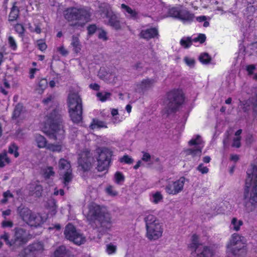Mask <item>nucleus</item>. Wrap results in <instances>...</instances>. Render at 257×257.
<instances>
[{
    "instance_id": "57",
    "label": "nucleus",
    "mask_w": 257,
    "mask_h": 257,
    "mask_svg": "<svg viewBox=\"0 0 257 257\" xmlns=\"http://www.w3.org/2000/svg\"><path fill=\"white\" fill-rule=\"evenodd\" d=\"M48 204L49 205V206L50 205V207L51 208L52 211H54L55 213L56 208L55 200L53 199L49 200L48 202Z\"/></svg>"
},
{
    "instance_id": "32",
    "label": "nucleus",
    "mask_w": 257,
    "mask_h": 257,
    "mask_svg": "<svg viewBox=\"0 0 257 257\" xmlns=\"http://www.w3.org/2000/svg\"><path fill=\"white\" fill-rule=\"evenodd\" d=\"M42 191L43 187L40 185H33L30 188L31 195L37 197H39L41 196Z\"/></svg>"
},
{
    "instance_id": "33",
    "label": "nucleus",
    "mask_w": 257,
    "mask_h": 257,
    "mask_svg": "<svg viewBox=\"0 0 257 257\" xmlns=\"http://www.w3.org/2000/svg\"><path fill=\"white\" fill-rule=\"evenodd\" d=\"M121 8L125 15H126V13H127L130 15L131 18H136L137 17L138 13L130 7L123 4L121 5Z\"/></svg>"
},
{
    "instance_id": "12",
    "label": "nucleus",
    "mask_w": 257,
    "mask_h": 257,
    "mask_svg": "<svg viewBox=\"0 0 257 257\" xmlns=\"http://www.w3.org/2000/svg\"><path fill=\"white\" fill-rule=\"evenodd\" d=\"M169 16L179 19L183 23H190L195 18L194 14L186 9L173 7L168 11Z\"/></svg>"
},
{
    "instance_id": "50",
    "label": "nucleus",
    "mask_w": 257,
    "mask_h": 257,
    "mask_svg": "<svg viewBox=\"0 0 257 257\" xmlns=\"http://www.w3.org/2000/svg\"><path fill=\"white\" fill-rule=\"evenodd\" d=\"M206 40V36L204 34H200L199 36L193 39V41L195 42H199L200 43H203Z\"/></svg>"
},
{
    "instance_id": "59",
    "label": "nucleus",
    "mask_w": 257,
    "mask_h": 257,
    "mask_svg": "<svg viewBox=\"0 0 257 257\" xmlns=\"http://www.w3.org/2000/svg\"><path fill=\"white\" fill-rule=\"evenodd\" d=\"M2 226L3 227H12L13 226V222L10 220H4L2 222Z\"/></svg>"
},
{
    "instance_id": "4",
    "label": "nucleus",
    "mask_w": 257,
    "mask_h": 257,
    "mask_svg": "<svg viewBox=\"0 0 257 257\" xmlns=\"http://www.w3.org/2000/svg\"><path fill=\"white\" fill-rule=\"evenodd\" d=\"M0 238L4 240L6 244L13 249H16L26 244L31 238V235L27 230L20 227H15L14 229V235L10 240L9 234L5 232L0 235Z\"/></svg>"
},
{
    "instance_id": "45",
    "label": "nucleus",
    "mask_w": 257,
    "mask_h": 257,
    "mask_svg": "<svg viewBox=\"0 0 257 257\" xmlns=\"http://www.w3.org/2000/svg\"><path fill=\"white\" fill-rule=\"evenodd\" d=\"M116 250V246L113 245L111 243L106 245V251L108 254H113L115 252Z\"/></svg>"
},
{
    "instance_id": "34",
    "label": "nucleus",
    "mask_w": 257,
    "mask_h": 257,
    "mask_svg": "<svg viewBox=\"0 0 257 257\" xmlns=\"http://www.w3.org/2000/svg\"><path fill=\"white\" fill-rule=\"evenodd\" d=\"M90 127L91 129L94 130L96 128H106L107 126L104 122L98 119H93L90 125Z\"/></svg>"
},
{
    "instance_id": "25",
    "label": "nucleus",
    "mask_w": 257,
    "mask_h": 257,
    "mask_svg": "<svg viewBox=\"0 0 257 257\" xmlns=\"http://www.w3.org/2000/svg\"><path fill=\"white\" fill-rule=\"evenodd\" d=\"M155 82V81L154 79L147 78L143 80L138 86L139 89L142 91H144L151 88Z\"/></svg>"
},
{
    "instance_id": "60",
    "label": "nucleus",
    "mask_w": 257,
    "mask_h": 257,
    "mask_svg": "<svg viewBox=\"0 0 257 257\" xmlns=\"http://www.w3.org/2000/svg\"><path fill=\"white\" fill-rule=\"evenodd\" d=\"M240 137H237L233 139L232 146L236 148H239L240 146Z\"/></svg>"
},
{
    "instance_id": "44",
    "label": "nucleus",
    "mask_w": 257,
    "mask_h": 257,
    "mask_svg": "<svg viewBox=\"0 0 257 257\" xmlns=\"http://www.w3.org/2000/svg\"><path fill=\"white\" fill-rule=\"evenodd\" d=\"M8 43L11 48L13 50H16L17 48V45L15 40L12 36H9L8 38Z\"/></svg>"
},
{
    "instance_id": "29",
    "label": "nucleus",
    "mask_w": 257,
    "mask_h": 257,
    "mask_svg": "<svg viewBox=\"0 0 257 257\" xmlns=\"http://www.w3.org/2000/svg\"><path fill=\"white\" fill-rule=\"evenodd\" d=\"M242 225L243 221L241 220L238 219L236 217H233L231 219L230 228L234 231H238L240 230V226Z\"/></svg>"
},
{
    "instance_id": "62",
    "label": "nucleus",
    "mask_w": 257,
    "mask_h": 257,
    "mask_svg": "<svg viewBox=\"0 0 257 257\" xmlns=\"http://www.w3.org/2000/svg\"><path fill=\"white\" fill-rule=\"evenodd\" d=\"M255 68V66L254 65H248L246 67V70L248 72V74L251 75L253 73V71L254 70Z\"/></svg>"
},
{
    "instance_id": "26",
    "label": "nucleus",
    "mask_w": 257,
    "mask_h": 257,
    "mask_svg": "<svg viewBox=\"0 0 257 257\" xmlns=\"http://www.w3.org/2000/svg\"><path fill=\"white\" fill-rule=\"evenodd\" d=\"M71 46L73 47V50L75 53L77 54L80 52L81 50V45L78 36H72Z\"/></svg>"
},
{
    "instance_id": "3",
    "label": "nucleus",
    "mask_w": 257,
    "mask_h": 257,
    "mask_svg": "<svg viewBox=\"0 0 257 257\" xmlns=\"http://www.w3.org/2000/svg\"><path fill=\"white\" fill-rule=\"evenodd\" d=\"M46 124L49 130L44 132L50 139L61 141L64 138L65 131L62 124L61 115L56 110L46 116Z\"/></svg>"
},
{
    "instance_id": "37",
    "label": "nucleus",
    "mask_w": 257,
    "mask_h": 257,
    "mask_svg": "<svg viewBox=\"0 0 257 257\" xmlns=\"http://www.w3.org/2000/svg\"><path fill=\"white\" fill-rule=\"evenodd\" d=\"M48 82L46 79H41L38 82V88L36 90L39 94H41L44 90L46 88Z\"/></svg>"
},
{
    "instance_id": "41",
    "label": "nucleus",
    "mask_w": 257,
    "mask_h": 257,
    "mask_svg": "<svg viewBox=\"0 0 257 257\" xmlns=\"http://www.w3.org/2000/svg\"><path fill=\"white\" fill-rule=\"evenodd\" d=\"M199 60L203 64H208L211 60V57L207 53L201 54L199 56Z\"/></svg>"
},
{
    "instance_id": "15",
    "label": "nucleus",
    "mask_w": 257,
    "mask_h": 257,
    "mask_svg": "<svg viewBox=\"0 0 257 257\" xmlns=\"http://www.w3.org/2000/svg\"><path fill=\"white\" fill-rule=\"evenodd\" d=\"M104 16L101 15L102 18L105 17L107 21H105V24L110 26L112 28L116 30H118L121 29V24L119 18L110 9H107L106 11L103 13Z\"/></svg>"
},
{
    "instance_id": "56",
    "label": "nucleus",
    "mask_w": 257,
    "mask_h": 257,
    "mask_svg": "<svg viewBox=\"0 0 257 257\" xmlns=\"http://www.w3.org/2000/svg\"><path fill=\"white\" fill-rule=\"evenodd\" d=\"M16 31L20 34H23L24 33V28L21 24H18L15 27Z\"/></svg>"
},
{
    "instance_id": "23",
    "label": "nucleus",
    "mask_w": 257,
    "mask_h": 257,
    "mask_svg": "<svg viewBox=\"0 0 257 257\" xmlns=\"http://www.w3.org/2000/svg\"><path fill=\"white\" fill-rule=\"evenodd\" d=\"M70 241L79 245L86 241V237L80 231L78 230L75 232V235L72 236V239H70Z\"/></svg>"
},
{
    "instance_id": "53",
    "label": "nucleus",
    "mask_w": 257,
    "mask_h": 257,
    "mask_svg": "<svg viewBox=\"0 0 257 257\" xmlns=\"http://www.w3.org/2000/svg\"><path fill=\"white\" fill-rule=\"evenodd\" d=\"M29 28L32 32H35L37 34H40L41 33V29L39 25H35V27L30 26Z\"/></svg>"
},
{
    "instance_id": "1",
    "label": "nucleus",
    "mask_w": 257,
    "mask_h": 257,
    "mask_svg": "<svg viewBox=\"0 0 257 257\" xmlns=\"http://www.w3.org/2000/svg\"><path fill=\"white\" fill-rule=\"evenodd\" d=\"M88 211L85 216L89 224L100 233L109 229L112 225V218L106 209L96 203L88 206Z\"/></svg>"
},
{
    "instance_id": "16",
    "label": "nucleus",
    "mask_w": 257,
    "mask_h": 257,
    "mask_svg": "<svg viewBox=\"0 0 257 257\" xmlns=\"http://www.w3.org/2000/svg\"><path fill=\"white\" fill-rule=\"evenodd\" d=\"M78 161V164L81 167L82 169L85 171H88L90 169L92 163L93 162V158H92L90 152L86 151L80 155Z\"/></svg>"
},
{
    "instance_id": "40",
    "label": "nucleus",
    "mask_w": 257,
    "mask_h": 257,
    "mask_svg": "<svg viewBox=\"0 0 257 257\" xmlns=\"http://www.w3.org/2000/svg\"><path fill=\"white\" fill-rule=\"evenodd\" d=\"M97 96L101 101H105L107 100L111 96L109 92H99L97 93Z\"/></svg>"
},
{
    "instance_id": "20",
    "label": "nucleus",
    "mask_w": 257,
    "mask_h": 257,
    "mask_svg": "<svg viewBox=\"0 0 257 257\" xmlns=\"http://www.w3.org/2000/svg\"><path fill=\"white\" fill-rule=\"evenodd\" d=\"M26 112L23 105L18 103L15 107L13 118L20 120H23L26 117Z\"/></svg>"
},
{
    "instance_id": "22",
    "label": "nucleus",
    "mask_w": 257,
    "mask_h": 257,
    "mask_svg": "<svg viewBox=\"0 0 257 257\" xmlns=\"http://www.w3.org/2000/svg\"><path fill=\"white\" fill-rule=\"evenodd\" d=\"M34 140L38 148H47L48 143L47 139L44 136L40 134H36L34 136Z\"/></svg>"
},
{
    "instance_id": "7",
    "label": "nucleus",
    "mask_w": 257,
    "mask_h": 257,
    "mask_svg": "<svg viewBox=\"0 0 257 257\" xmlns=\"http://www.w3.org/2000/svg\"><path fill=\"white\" fill-rule=\"evenodd\" d=\"M69 112L74 123L80 122L82 119V100L77 93H70L68 97Z\"/></svg>"
},
{
    "instance_id": "61",
    "label": "nucleus",
    "mask_w": 257,
    "mask_h": 257,
    "mask_svg": "<svg viewBox=\"0 0 257 257\" xmlns=\"http://www.w3.org/2000/svg\"><path fill=\"white\" fill-rule=\"evenodd\" d=\"M88 33L89 35H92L95 33L96 30V27L94 25H90L88 27Z\"/></svg>"
},
{
    "instance_id": "18",
    "label": "nucleus",
    "mask_w": 257,
    "mask_h": 257,
    "mask_svg": "<svg viewBox=\"0 0 257 257\" xmlns=\"http://www.w3.org/2000/svg\"><path fill=\"white\" fill-rule=\"evenodd\" d=\"M140 38L146 40H150L155 37L158 38L159 33L158 29L156 28L142 30L140 34Z\"/></svg>"
},
{
    "instance_id": "13",
    "label": "nucleus",
    "mask_w": 257,
    "mask_h": 257,
    "mask_svg": "<svg viewBox=\"0 0 257 257\" xmlns=\"http://www.w3.org/2000/svg\"><path fill=\"white\" fill-rule=\"evenodd\" d=\"M189 146H194V148L189 149L187 150V153L191 155L193 157H200L202 154V150L204 147V142L201 137L197 135L192 138L189 142Z\"/></svg>"
},
{
    "instance_id": "64",
    "label": "nucleus",
    "mask_w": 257,
    "mask_h": 257,
    "mask_svg": "<svg viewBox=\"0 0 257 257\" xmlns=\"http://www.w3.org/2000/svg\"><path fill=\"white\" fill-rule=\"evenodd\" d=\"M53 99V97L52 95H50L48 97H47V98L44 99L43 100V102L45 104H48L50 101H52V100Z\"/></svg>"
},
{
    "instance_id": "6",
    "label": "nucleus",
    "mask_w": 257,
    "mask_h": 257,
    "mask_svg": "<svg viewBox=\"0 0 257 257\" xmlns=\"http://www.w3.org/2000/svg\"><path fill=\"white\" fill-rule=\"evenodd\" d=\"M184 96L181 89H173L168 93L164 101V111L169 114L175 112L183 103Z\"/></svg>"
},
{
    "instance_id": "54",
    "label": "nucleus",
    "mask_w": 257,
    "mask_h": 257,
    "mask_svg": "<svg viewBox=\"0 0 257 257\" xmlns=\"http://www.w3.org/2000/svg\"><path fill=\"white\" fill-rule=\"evenodd\" d=\"M57 50L63 56H65L68 54V51L64 48L63 46H61L57 47Z\"/></svg>"
},
{
    "instance_id": "55",
    "label": "nucleus",
    "mask_w": 257,
    "mask_h": 257,
    "mask_svg": "<svg viewBox=\"0 0 257 257\" xmlns=\"http://www.w3.org/2000/svg\"><path fill=\"white\" fill-rule=\"evenodd\" d=\"M185 63L190 67H193L195 64V61L193 59L185 57L184 59Z\"/></svg>"
},
{
    "instance_id": "30",
    "label": "nucleus",
    "mask_w": 257,
    "mask_h": 257,
    "mask_svg": "<svg viewBox=\"0 0 257 257\" xmlns=\"http://www.w3.org/2000/svg\"><path fill=\"white\" fill-rule=\"evenodd\" d=\"M54 257H69V252L65 246H59L54 252Z\"/></svg>"
},
{
    "instance_id": "47",
    "label": "nucleus",
    "mask_w": 257,
    "mask_h": 257,
    "mask_svg": "<svg viewBox=\"0 0 257 257\" xmlns=\"http://www.w3.org/2000/svg\"><path fill=\"white\" fill-rule=\"evenodd\" d=\"M119 161L120 162H124L127 164H131L134 162L133 159L128 155L123 156L122 158H120Z\"/></svg>"
},
{
    "instance_id": "48",
    "label": "nucleus",
    "mask_w": 257,
    "mask_h": 257,
    "mask_svg": "<svg viewBox=\"0 0 257 257\" xmlns=\"http://www.w3.org/2000/svg\"><path fill=\"white\" fill-rule=\"evenodd\" d=\"M37 45L39 50L42 51L45 50L47 48V45L43 40H39L37 41Z\"/></svg>"
},
{
    "instance_id": "10",
    "label": "nucleus",
    "mask_w": 257,
    "mask_h": 257,
    "mask_svg": "<svg viewBox=\"0 0 257 257\" xmlns=\"http://www.w3.org/2000/svg\"><path fill=\"white\" fill-rule=\"evenodd\" d=\"M60 179L64 186H67L73 178L72 170L69 161L61 158L58 162Z\"/></svg>"
},
{
    "instance_id": "58",
    "label": "nucleus",
    "mask_w": 257,
    "mask_h": 257,
    "mask_svg": "<svg viewBox=\"0 0 257 257\" xmlns=\"http://www.w3.org/2000/svg\"><path fill=\"white\" fill-rule=\"evenodd\" d=\"M143 155L142 158V161L146 162H150L151 160V155L146 152H143Z\"/></svg>"
},
{
    "instance_id": "14",
    "label": "nucleus",
    "mask_w": 257,
    "mask_h": 257,
    "mask_svg": "<svg viewBox=\"0 0 257 257\" xmlns=\"http://www.w3.org/2000/svg\"><path fill=\"white\" fill-rule=\"evenodd\" d=\"M186 179L184 177L170 182L165 187L166 192L169 195H175L180 193L184 188Z\"/></svg>"
},
{
    "instance_id": "21",
    "label": "nucleus",
    "mask_w": 257,
    "mask_h": 257,
    "mask_svg": "<svg viewBox=\"0 0 257 257\" xmlns=\"http://www.w3.org/2000/svg\"><path fill=\"white\" fill-rule=\"evenodd\" d=\"M44 249V246L41 242H35L31 245H29L27 248L25 249V252H30L33 254L41 253Z\"/></svg>"
},
{
    "instance_id": "51",
    "label": "nucleus",
    "mask_w": 257,
    "mask_h": 257,
    "mask_svg": "<svg viewBox=\"0 0 257 257\" xmlns=\"http://www.w3.org/2000/svg\"><path fill=\"white\" fill-rule=\"evenodd\" d=\"M197 170L200 172L202 174H206L208 172V168L204 166L202 164H200L197 168Z\"/></svg>"
},
{
    "instance_id": "8",
    "label": "nucleus",
    "mask_w": 257,
    "mask_h": 257,
    "mask_svg": "<svg viewBox=\"0 0 257 257\" xmlns=\"http://www.w3.org/2000/svg\"><path fill=\"white\" fill-rule=\"evenodd\" d=\"M18 211L21 218L28 225L35 227L41 226L46 218L37 212H33L28 208L19 207Z\"/></svg>"
},
{
    "instance_id": "24",
    "label": "nucleus",
    "mask_w": 257,
    "mask_h": 257,
    "mask_svg": "<svg viewBox=\"0 0 257 257\" xmlns=\"http://www.w3.org/2000/svg\"><path fill=\"white\" fill-rule=\"evenodd\" d=\"M78 231L75 227V226L71 224H68L65 228L64 234L65 235V238L70 240L72 239V237L73 235H75V232Z\"/></svg>"
},
{
    "instance_id": "49",
    "label": "nucleus",
    "mask_w": 257,
    "mask_h": 257,
    "mask_svg": "<svg viewBox=\"0 0 257 257\" xmlns=\"http://www.w3.org/2000/svg\"><path fill=\"white\" fill-rule=\"evenodd\" d=\"M115 181L116 183L119 184L120 182L123 181L124 176L122 173L117 172L114 175Z\"/></svg>"
},
{
    "instance_id": "42",
    "label": "nucleus",
    "mask_w": 257,
    "mask_h": 257,
    "mask_svg": "<svg viewBox=\"0 0 257 257\" xmlns=\"http://www.w3.org/2000/svg\"><path fill=\"white\" fill-rule=\"evenodd\" d=\"M106 193L109 196L114 197L117 196V192L114 189L112 186H108L105 189Z\"/></svg>"
},
{
    "instance_id": "27",
    "label": "nucleus",
    "mask_w": 257,
    "mask_h": 257,
    "mask_svg": "<svg viewBox=\"0 0 257 257\" xmlns=\"http://www.w3.org/2000/svg\"><path fill=\"white\" fill-rule=\"evenodd\" d=\"M202 244H201L199 242V237L195 234H194L192 235L191 238V242L188 244V248L190 251L191 252L192 251H194L196 250L198 246H201Z\"/></svg>"
},
{
    "instance_id": "9",
    "label": "nucleus",
    "mask_w": 257,
    "mask_h": 257,
    "mask_svg": "<svg viewBox=\"0 0 257 257\" xmlns=\"http://www.w3.org/2000/svg\"><path fill=\"white\" fill-rule=\"evenodd\" d=\"M64 16L68 22L80 21L82 24H85L89 21L90 13L85 8L71 7L64 11Z\"/></svg>"
},
{
    "instance_id": "63",
    "label": "nucleus",
    "mask_w": 257,
    "mask_h": 257,
    "mask_svg": "<svg viewBox=\"0 0 257 257\" xmlns=\"http://www.w3.org/2000/svg\"><path fill=\"white\" fill-rule=\"evenodd\" d=\"M61 228V226L59 224H52L51 226L49 227V230L56 229V230H60Z\"/></svg>"
},
{
    "instance_id": "19",
    "label": "nucleus",
    "mask_w": 257,
    "mask_h": 257,
    "mask_svg": "<svg viewBox=\"0 0 257 257\" xmlns=\"http://www.w3.org/2000/svg\"><path fill=\"white\" fill-rule=\"evenodd\" d=\"M243 239V237L239 235L237 233H233L227 244V248L228 250L232 251L233 253H234V250L233 248V246L238 244L240 242H242V240Z\"/></svg>"
},
{
    "instance_id": "46",
    "label": "nucleus",
    "mask_w": 257,
    "mask_h": 257,
    "mask_svg": "<svg viewBox=\"0 0 257 257\" xmlns=\"http://www.w3.org/2000/svg\"><path fill=\"white\" fill-rule=\"evenodd\" d=\"M4 198L2 200V203L5 204L7 202L9 198H13V195L10 192V191H7L3 193Z\"/></svg>"
},
{
    "instance_id": "35",
    "label": "nucleus",
    "mask_w": 257,
    "mask_h": 257,
    "mask_svg": "<svg viewBox=\"0 0 257 257\" xmlns=\"http://www.w3.org/2000/svg\"><path fill=\"white\" fill-rule=\"evenodd\" d=\"M10 162L6 152L0 153V168H3Z\"/></svg>"
},
{
    "instance_id": "11",
    "label": "nucleus",
    "mask_w": 257,
    "mask_h": 257,
    "mask_svg": "<svg viewBox=\"0 0 257 257\" xmlns=\"http://www.w3.org/2000/svg\"><path fill=\"white\" fill-rule=\"evenodd\" d=\"M97 153L98 156L97 158V169L98 171L102 172L108 168L110 162L112 152L108 149L104 148L98 150Z\"/></svg>"
},
{
    "instance_id": "38",
    "label": "nucleus",
    "mask_w": 257,
    "mask_h": 257,
    "mask_svg": "<svg viewBox=\"0 0 257 257\" xmlns=\"http://www.w3.org/2000/svg\"><path fill=\"white\" fill-rule=\"evenodd\" d=\"M194 42L193 39H191L190 37L183 38L180 41V45L184 48H189Z\"/></svg>"
},
{
    "instance_id": "43",
    "label": "nucleus",
    "mask_w": 257,
    "mask_h": 257,
    "mask_svg": "<svg viewBox=\"0 0 257 257\" xmlns=\"http://www.w3.org/2000/svg\"><path fill=\"white\" fill-rule=\"evenodd\" d=\"M18 147L17 146L14 144H11L9 148V153L10 154H14V156L16 158L19 156V153L17 152Z\"/></svg>"
},
{
    "instance_id": "52",
    "label": "nucleus",
    "mask_w": 257,
    "mask_h": 257,
    "mask_svg": "<svg viewBox=\"0 0 257 257\" xmlns=\"http://www.w3.org/2000/svg\"><path fill=\"white\" fill-rule=\"evenodd\" d=\"M98 37L99 39H101L103 41H106L108 39L107 33L103 30L99 31Z\"/></svg>"
},
{
    "instance_id": "17",
    "label": "nucleus",
    "mask_w": 257,
    "mask_h": 257,
    "mask_svg": "<svg viewBox=\"0 0 257 257\" xmlns=\"http://www.w3.org/2000/svg\"><path fill=\"white\" fill-rule=\"evenodd\" d=\"M213 255L214 252L212 249L203 245L191 252V257H212Z\"/></svg>"
},
{
    "instance_id": "31",
    "label": "nucleus",
    "mask_w": 257,
    "mask_h": 257,
    "mask_svg": "<svg viewBox=\"0 0 257 257\" xmlns=\"http://www.w3.org/2000/svg\"><path fill=\"white\" fill-rule=\"evenodd\" d=\"M150 200L155 204H158L163 201V196L159 191L152 193L151 195Z\"/></svg>"
},
{
    "instance_id": "39",
    "label": "nucleus",
    "mask_w": 257,
    "mask_h": 257,
    "mask_svg": "<svg viewBox=\"0 0 257 257\" xmlns=\"http://www.w3.org/2000/svg\"><path fill=\"white\" fill-rule=\"evenodd\" d=\"M19 11L18 8L13 7L9 15V21H13L18 17Z\"/></svg>"
},
{
    "instance_id": "2",
    "label": "nucleus",
    "mask_w": 257,
    "mask_h": 257,
    "mask_svg": "<svg viewBox=\"0 0 257 257\" xmlns=\"http://www.w3.org/2000/svg\"><path fill=\"white\" fill-rule=\"evenodd\" d=\"M246 174L244 198L253 204L257 202V162L250 165Z\"/></svg>"
},
{
    "instance_id": "36",
    "label": "nucleus",
    "mask_w": 257,
    "mask_h": 257,
    "mask_svg": "<svg viewBox=\"0 0 257 257\" xmlns=\"http://www.w3.org/2000/svg\"><path fill=\"white\" fill-rule=\"evenodd\" d=\"M43 175L46 179H49L51 177L54 176L55 172L53 170V168L50 166L44 168L43 169Z\"/></svg>"
},
{
    "instance_id": "28",
    "label": "nucleus",
    "mask_w": 257,
    "mask_h": 257,
    "mask_svg": "<svg viewBox=\"0 0 257 257\" xmlns=\"http://www.w3.org/2000/svg\"><path fill=\"white\" fill-rule=\"evenodd\" d=\"M63 145L62 142H58L57 144L48 143L46 149L52 152L59 153L62 151Z\"/></svg>"
},
{
    "instance_id": "5",
    "label": "nucleus",
    "mask_w": 257,
    "mask_h": 257,
    "mask_svg": "<svg viewBox=\"0 0 257 257\" xmlns=\"http://www.w3.org/2000/svg\"><path fill=\"white\" fill-rule=\"evenodd\" d=\"M147 230L146 236L151 240H155L162 236L163 228L159 220L154 215L146 214L144 218Z\"/></svg>"
}]
</instances>
